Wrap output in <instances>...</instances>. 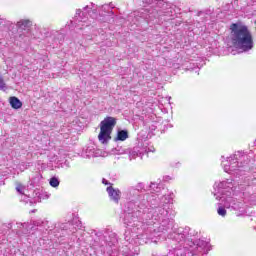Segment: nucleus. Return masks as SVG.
<instances>
[{
    "label": "nucleus",
    "instance_id": "1",
    "mask_svg": "<svg viewBox=\"0 0 256 256\" xmlns=\"http://www.w3.org/2000/svg\"><path fill=\"white\" fill-rule=\"evenodd\" d=\"M229 41L234 49L241 51L253 49V35L249 28L243 24L232 23L230 25Z\"/></svg>",
    "mask_w": 256,
    "mask_h": 256
},
{
    "label": "nucleus",
    "instance_id": "2",
    "mask_svg": "<svg viewBox=\"0 0 256 256\" xmlns=\"http://www.w3.org/2000/svg\"><path fill=\"white\" fill-rule=\"evenodd\" d=\"M115 125H117V118L107 116L100 122V132L98 134V141L105 145L111 141V134L113 133V129H115Z\"/></svg>",
    "mask_w": 256,
    "mask_h": 256
},
{
    "label": "nucleus",
    "instance_id": "3",
    "mask_svg": "<svg viewBox=\"0 0 256 256\" xmlns=\"http://www.w3.org/2000/svg\"><path fill=\"white\" fill-rule=\"evenodd\" d=\"M106 191L112 201L114 203H119L121 200V190L113 188V186H109L106 188Z\"/></svg>",
    "mask_w": 256,
    "mask_h": 256
},
{
    "label": "nucleus",
    "instance_id": "4",
    "mask_svg": "<svg viewBox=\"0 0 256 256\" xmlns=\"http://www.w3.org/2000/svg\"><path fill=\"white\" fill-rule=\"evenodd\" d=\"M9 103L12 109H21L23 107V102H21V100L15 96L9 98Z\"/></svg>",
    "mask_w": 256,
    "mask_h": 256
},
{
    "label": "nucleus",
    "instance_id": "5",
    "mask_svg": "<svg viewBox=\"0 0 256 256\" xmlns=\"http://www.w3.org/2000/svg\"><path fill=\"white\" fill-rule=\"evenodd\" d=\"M127 139H129V132L127 130L118 131L116 141H126Z\"/></svg>",
    "mask_w": 256,
    "mask_h": 256
},
{
    "label": "nucleus",
    "instance_id": "6",
    "mask_svg": "<svg viewBox=\"0 0 256 256\" xmlns=\"http://www.w3.org/2000/svg\"><path fill=\"white\" fill-rule=\"evenodd\" d=\"M50 185H51V187H57L58 185H59V179H57V177H52L51 179H50Z\"/></svg>",
    "mask_w": 256,
    "mask_h": 256
},
{
    "label": "nucleus",
    "instance_id": "7",
    "mask_svg": "<svg viewBox=\"0 0 256 256\" xmlns=\"http://www.w3.org/2000/svg\"><path fill=\"white\" fill-rule=\"evenodd\" d=\"M217 213L221 217H225V215H227V210L223 206H220L217 210Z\"/></svg>",
    "mask_w": 256,
    "mask_h": 256
},
{
    "label": "nucleus",
    "instance_id": "8",
    "mask_svg": "<svg viewBox=\"0 0 256 256\" xmlns=\"http://www.w3.org/2000/svg\"><path fill=\"white\" fill-rule=\"evenodd\" d=\"M4 89H7V84L5 83L3 76H0V90L4 91Z\"/></svg>",
    "mask_w": 256,
    "mask_h": 256
},
{
    "label": "nucleus",
    "instance_id": "9",
    "mask_svg": "<svg viewBox=\"0 0 256 256\" xmlns=\"http://www.w3.org/2000/svg\"><path fill=\"white\" fill-rule=\"evenodd\" d=\"M20 23V27H31V21L29 20H22Z\"/></svg>",
    "mask_w": 256,
    "mask_h": 256
},
{
    "label": "nucleus",
    "instance_id": "10",
    "mask_svg": "<svg viewBox=\"0 0 256 256\" xmlns=\"http://www.w3.org/2000/svg\"><path fill=\"white\" fill-rule=\"evenodd\" d=\"M16 191H18V193H22V191H23V185H22V184H18V185L16 186Z\"/></svg>",
    "mask_w": 256,
    "mask_h": 256
},
{
    "label": "nucleus",
    "instance_id": "11",
    "mask_svg": "<svg viewBox=\"0 0 256 256\" xmlns=\"http://www.w3.org/2000/svg\"><path fill=\"white\" fill-rule=\"evenodd\" d=\"M102 183H103L104 185H109V182H108L106 179H103V180H102Z\"/></svg>",
    "mask_w": 256,
    "mask_h": 256
}]
</instances>
